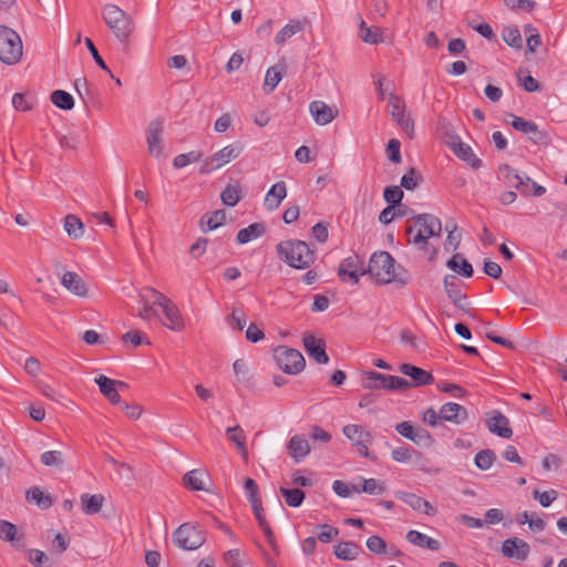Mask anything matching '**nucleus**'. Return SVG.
Wrapping results in <instances>:
<instances>
[{
	"label": "nucleus",
	"instance_id": "56",
	"mask_svg": "<svg viewBox=\"0 0 567 567\" xmlns=\"http://www.w3.org/2000/svg\"><path fill=\"white\" fill-rule=\"evenodd\" d=\"M383 197L390 206H395L403 198V190L400 186H388L383 192Z\"/></svg>",
	"mask_w": 567,
	"mask_h": 567
},
{
	"label": "nucleus",
	"instance_id": "23",
	"mask_svg": "<svg viewBox=\"0 0 567 567\" xmlns=\"http://www.w3.org/2000/svg\"><path fill=\"white\" fill-rule=\"evenodd\" d=\"M287 196V187L285 182H277L274 184L270 189L267 192L264 206L268 212H274L279 208L281 202Z\"/></svg>",
	"mask_w": 567,
	"mask_h": 567
},
{
	"label": "nucleus",
	"instance_id": "30",
	"mask_svg": "<svg viewBox=\"0 0 567 567\" xmlns=\"http://www.w3.org/2000/svg\"><path fill=\"white\" fill-rule=\"evenodd\" d=\"M307 20H290L275 37V42L278 45L285 44L295 34L302 31Z\"/></svg>",
	"mask_w": 567,
	"mask_h": 567
},
{
	"label": "nucleus",
	"instance_id": "17",
	"mask_svg": "<svg viewBox=\"0 0 567 567\" xmlns=\"http://www.w3.org/2000/svg\"><path fill=\"white\" fill-rule=\"evenodd\" d=\"M394 495L416 512L423 513L427 516H434L436 514V509L430 502L413 493L398 491Z\"/></svg>",
	"mask_w": 567,
	"mask_h": 567
},
{
	"label": "nucleus",
	"instance_id": "25",
	"mask_svg": "<svg viewBox=\"0 0 567 567\" xmlns=\"http://www.w3.org/2000/svg\"><path fill=\"white\" fill-rule=\"evenodd\" d=\"M61 284L75 296L83 297L86 295V286L84 281L73 271H65L61 277Z\"/></svg>",
	"mask_w": 567,
	"mask_h": 567
},
{
	"label": "nucleus",
	"instance_id": "50",
	"mask_svg": "<svg viewBox=\"0 0 567 567\" xmlns=\"http://www.w3.org/2000/svg\"><path fill=\"white\" fill-rule=\"evenodd\" d=\"M40 460L43 465L51 466V467H59V466H62L64 463V457H63L62 452L56 451V450L47 451V452L42 453L40 456Z\"/></svg>",
	"mask_w": 567,
	"mask_h": 567
},
{
	"label": "nucleus",
	"instance_id": "24",
	"mask_svg": "<svg viewBox=\"0 0 567 567\" xmlns=\"http://www.w3.org/2000/svg\"><path fill=\"white\" fill-rule=\"evenodd\" d=\"M400 372L410 377L412 380L411 385L414 386L431 384L434 380L431 372L409 363L401 364Z\"/></svg>",
	"mask_w": 567,
	"mask_h": 567
},
{
	"label": "nucleus",
	"instance_id": "52",
	"mask_svg": "<svg viewBox=\"0 0 567 567\" xmlns=\"http://www.w3.org/2000/svg\"><path fill=\"white\" fill-rule=\"evenodd\" d=\"M18 529L17 526L8 520H0V539L14 545Z\"/></svg>",
	"mask_w": 567,
	"mask_h": 567
},
{
	"label": "nucleus",
	"instance_id": "45",
	"mask_svg": "<svg viewBox=\"0 0 567 567\" xmlns=\"http://www.w3.org/2000/svg\"><path fill=\"white\" fill-rule=\"evenodd\" d=\"M280 493L284 496L286 504L290 507L300 506L306 497L305 492L299 488L281 487Z\"/></svg>",
	"mask_w": 567,
	"mask_h": 567
},
{
	"label": "nucleus",
	"instance_id": "59",
	"mask_svg": "<svg viewBox=\"0 0 567 567\" xmlns=\"http://www.w3.org/2000/svg\"><path fill=\"white\" fill-rule=\"evenodd\" d=\"M400 146V141L396 138H391L386 146V155L389 159L395 164L400 163L402 159Z\"/></svg>",
	"mask_w": 567,
	"mask_h": 567
},
{
	"label": "nucleus",
	"instance_id": "12",
	"mask_svg": "<svg viewBox=\"0 0 567 567\" xmlns=\"http://www.w3.org/2000/svg\"><path fill=\"white\" fill-rule=\"evenodd\" d=\"M163 121L154 120L152 121L146 128V143L148 154L154 157H159L163 154L164 144H163Z\"/></svg>",
	"mask_w": 567,
	"mask_h": 567
},
{
	"label": "nucleus",
	"instance_id": "9",
	"mask_svg": "<svg viewBox=\"0 0 567 567\" xmlns=\"http://www.w3.org/2000/svg\"><path fill=\"white\" fill-rule=\"evenodd\" d=\"M342 433L351 441L360 456L371 457L369 444L372 442L373 435L370 431L365 430L360 424H348L343 426Z\"/></svg>",
	"mask_w": 567,
	"mask_h": 567
},
{
	"label": "nucleus",
	"instance_id": "62",
	"mask_svg": "<svg viewBox=\"0 0 567 567\" xmlns=\"http://www.w3.org/2000/svg\"><path fill=\"white\" fill-rule=\"evenodd\" d=\"M413 450L409 447H396L392 451L391 456L395 462L409 463L412 460Z\"/></svg>",
	"mask_w": 567,
	"mask_h": 567
},
{
	"label": "nucleus",
	"instance_id": "13",
	"mask_svg": "<svg viewBox=\"0 0 567 567\" xmlns=\"http://www.w3.org/2000/svg\"><path fill=\"white\" fill-rule=\"evenodd\" d=\"M501 551L504 557L525 560L530 553V546L522 538L512 537L503 542Z\"/></svg>",
	"mask_w": 567,
	"mask_h": 567
},
{
	"label": "nucleus",
	"instance_id": "35",
	"mask_svg": "<svg viewBox=\"0 0 567 567\" xmlns=\"http://www.w3.org/2000/svg\"><path fill=\"white\" fill-rule=\"evenodd\" d=\"M284 71V64H276L267 70L264 81V90L266 93H270L277 87L282 79Z\"/></svg>",
	"mask_w": 567,
	"mask_h": 567
},
{
	"label": "nucleus",
	"instance_id": "36",
	"mask_svg": "<svg viewBox=\"0 0 567 567\" xmlns=\"http://www.w3.org/2000/svg\"><path fill=\"white\" fill-rule=\"evenodd\" d=\"M205 475L200 470H192L184 475V485L192 491H207Z\"/></svg>",
	"mask_w": 567,
	"mask_h": 567
},
{
	"label": "nucleus",
	"instance_id": "47",
	"mask_svg": "<svg viewBox=\"0 0 567 567\" xmlns=\"http://www.w3.org/2000/svg\"><path fill=\"white\" fill-rule=\"evenodd\" d=\"M220 199L224 205L234 207L240 200V189L236 185H227L221 192Z\"/></svg>",
	"mask_w": 567,
	"mask_h": 567
},
{
	"label": "nucleus",
	"instance_id": "29",
	"mask_svg": "<svg viewBox=\"0 0 567 567\" xmlns=\"http://www.w3.org/2000/svg\"><path fill=\"white\" fill-rule=\"evenodd\" d=\"M450 148L458 158L467 162L473 168H478L481 166V159H478L472 148L461 140H457L455 144L450 146Z\"/></svg>",
	"mask_w": 567,
	"mask_h": 567
},
{
	"label": "nucleus",
	"instance_id": "46",
	"mask_svg": "<svg viewBox=\"0 0 567 567\" xmlns=\"http://www.w3.org/2000/svg\"><path fill=\"white\" fill-rule=\"evenodd\" d=\"M373 378L380 379L382 381H388L385 384L386 390H401V389H408L411 386V383L401 377L396 375H385V374H372Z\"/></svg>",
	"mask_w": 567,
	"mask_h": 567
},
{
	"label": "nucleus",
	"instance_id": "22",
	"mask_svg": "<svg viewBox=\"0 0 567 567\" xmlns=\"http://www.w3.org/2000/svg\"><path fill=\"white\" fill-rule=\"evenodd\" d=\"M512 117L513 120L511 125L515 130L528 135V137L535 143L542 142L545 138V133L538 128L536 123L516 115H513Z\"/></svg>",
	"mask_w": 567,
	"mask_h": 567
},
{
	"label": "nucleus",
	"instance_id": "28",
	"mask_svg": "<svg viewBox=\"0 0 567 567\" xmlns=\"http://www.w3.org/2000/svg\"><path fill=\"white\" fill-rule=\"evenodd\" d=\"M444 288L447 297L452 300V302L462 308V302L465 300V296L461 292L460 282L457 278L453 275H447L444 278Z\"/></svg>",
	"mask_w": 567,
	"mask_h": 567
},
{
	"label": "nucleus",
	"instance_id": "63",
	"mask_svg": "<svg viewBox=\"0 0 567 567\" xmlns=\"http://www.w3.org/2000/svg\"><path fill=\"white\" fill-rule=\"evenodd\" d=\"M320 528L321 532L318 534V539L323 544L330 543L339 534L338 528L327 524L321 525Z\"/></svg>",
	"mask_w": 567,
	"mask_h": 567
},
{
	"label": "nucleus",
	"instance_id": "5",
	"mask_svg": "<svg viewBox=\"0 0 567 567\" xmlns=\"http://www.w3.org/2000/svg\"><path fill=\"white\" fill-rule=\"evenodd\" d=\"M23 45L20 35L8 27H0V60L12 65L21 60Z\"/></svg>",
	"mask_w": 567,
	"mask_h": 567
},
{
	"label": "nucleus",
	"instance_id": "39",
	"mask_svg": "<svg viewBox=\"0 0 567 567\" xmlns=\"http://www.w3.org/2000/svg\"><path fill=\"white\" fill-rule=\"evenodd\" d=\"M361 551V547L352 542H342L334 547V554L339 559L353 560Z\"/></svg>",
	"mask_w": 567,
	"mask_h": 567
},
{
	"label": "nucleus",
	"instance_id": "51",
	"mask_svg": "<svg viewBox=\"0 0 567 567\" xmlns=\"http://www.w3.org/2000/svg\"><path fill=\"white\" fill-rule=\"evenodd\" d=\"M202 158V153L199 151H192L189 153L179 154L174 157L173 166L177 169L183 168L190 163L198 162Z\"/></svg>",
	"mask_w": 567,
	"mask_h": 567
},
{
	"label": "nucleus",
	"instance_id": "10",
	"mask_svg": "<svg viewBox=\"0 0 567 567\" xmlns=\"http://www.w3.org/2000/svg\"><path fill=\"white\" fill-rule=\"evenodd\" d=\"M174 540L178 547L185 550H194L203 545L205 537L199 528L186 523L175 530Z\"/></svg>",
	"mask_w": 567,
	"mask_h": 567
},
{
	"label": "nucleus",
	"instance_id": "61",
	"mask_svg": "<svg viewBox=\"0 0 567 567\" xmlns=\"http://www.w3.org/2000/svg\"><path fill=\"white\" fill-rule=\"evenodd\" d=\"M413 437L414 439H412V442H414L417 445L431 446L433 443L432 435L425 429L416 427Z\"/></svg>",
	"mask_w": 567,
	"mask_h": 567
},
{
	"label": "nucleus",
	"instance_id": "19",
	"mask_svg": "<svg viewBox=\"0 0 567 567\" xmlns=\"http://www.w3.org/2000/svg\"><path fill=\"white\" fill-rule=\"evenodd\" d=\"M486 425L489 432L499 437L509 439L513 435L508 419L499 411H493L489 414L486 419Z\"/></svg>",
	"mask_w": 567,
	"mask_h": 567
},
{
	"label": "nucleus",
	"instance_id": "3",
	"mask_svg": "<svg viewBox=\"0 0 567 567\" xmlns=\"http://www.w3.org/2000/svg\"><path fill=\"white\" fill-rule=\"evenodd\" d=\"M102 19L121 43H128L135 30L132 17L118 6L106 3L101 9Z\"/></svg>",
	"mask_w": 567,
	"mask_h": 567
},
{
	"label": "nucleus",
	"instance_id": "2",
	"mask_svg": "<svg viewBox=\"0 0 567 567\" xmlns=\"http://www.w3.org/2000/svg\"><path fill=\"white\" fill-rule=\"evenodd\" d=\"M442 231L441 220L432 214H420L412 218V224L406 227L408 243L425 249L427 240L440 237Z\"/></svg>",
	"mask_w": 567,
	"mask_h": 567
},
{
	"label": "nucleus",
	"instance_id": "57",
	"mask_svg": "<svg viewBox=\"0 0 567 567\" xmlns=\"http://www.w3.org/2000/svg\"><path fill=\"white\" fill-rule=\"evenodd\" d=\"M122 340L124 343H131L134 348L141 346V344H150V341L145 339L143 333L138 330H131L123 334Z\"/></svg>",
	"mask_w": 567,
	"mask_h": 567
},
{
	"label": "nucleus",
	"instance_id": "14",
	"mask_svg": "<svg viewBox=\"0 0 567 567\" xmlns=\"http://www.w3.org/2000/svg\"><path fill=\"white\" fill-rule=\"evenodd\" d=\"M94 382L97 384L101 393L112 403L120 404L121 396L118 394V388H125L126 384L123 381H117L106 375H99Z\"/></svg>",
	"mask_w": 567,
	"mask_h": 567
},
{
	"label": "nucleus",
	"instance_id": "40",
	"mask_svg": "<svg viewBox=\"0 0 567 567\" xmlns=\"http://www.w3.org/2000/svg\"><path fill=\"white\" fill-rule=\"evenodd\" d=\"M103 503H104V497L99 494H96V495L83 494L81 496L82 511L87 515L99 513L103 507Z\"/></svg>",
	"mask_w": 567,
	"mask_h": 567
},
{
	"label": "nucleus",
	"instance_id": "7",
	"mask_svg": "<svg viewBox=\"0 0 567 567\" xmlns=\"http://www.w3.org/2000/svg\"><path fill=\"white\" fill-rule=\"evenodd\" d=\"M146 291L154 298V303L162 308L165 316L163 323L173 331H182L184 329V321L178 307L169 298L154 288H146Z\"/></svg>",
	"mask_w": 567,
	"mask_h": 567
},
{
	"label": "nucleus",
	"instance_id": "27",
	"mask_svg": "<svg viewBox=\"0 0 567 567\" xmlns=\"http://www.w3.org/2000/svg\"><path fill=\"white\" fill-rule=\"evenodd\" d=\"M227 439L235 444L243 458L247 461L248 458V450H247V437L244 430L239 425H235L233 427H228L226 430Z\"/></svg>",
	"mask_w": 567,
	"mask_h": 567
},
{
	"label": "nucleus",
	"instance_id": "60",
	"mask_svg": "<svg viewBox=\"0 0 567 567\" xmlns=\"http://www.w3.org/2000/svg\"><path fill=\"white\" fill-rule=\"evenodd\" d=\"M534 497L539 502L543 507H548L557 498V492L549 489L545 492L535 491Z\"/></svg>",
	"mask_w": 567,
	"mask_h": 567
},
{
	"label": "nucleus",
	"instance_id": "49",
	"mask_svg": "<svg viewBox=\"0 0 567 567\" xmlns=\"http://www.w3.org/2000/svg\"><path fill=\"white\" fill-rule=\"evenodd\" d=\"M503 40L512 48L520 49L523 40L519 30L516 27H507L503 31Z\"/></svg>",
	"mask_w": 567,
	"mask_h": 567
},
{
	"label": "nucleus",
	"instance_id": "6",
	"mask_svg": "<svg viewBox=\"0 0 567 567\" xmlns=\"http://www.w3.org/2000/svg\"><path fill=\"white\" fill-rule=\"evenodd\" d=\"M243 151L244 146L239 142L224 146L213 155L207 156L202 161L199 173L203 175L210 174L214 171L224 167L226 164L239 157Z\"/></svg>",
	"mask_w": 567,
	"mask_h": 567
},
{
	"label": "nucleus",
	"instance_id": "48",
	"mask_svg": "<svg viewBox=\"0 0 567 567\" xmlns=\"http://www.w3.org/2000/svg\"><path fill=\"white\" fill-rule=\"evenodd\" d=\"M495 453L492 450H482L474 457V464L482 471H487L492 467L495 461Z\"/></svg>",
	"mask_w": 567,
	"mask_h": 567
},
{
	"label": "nucleus",
	"instance_id": "42",
	"mask_svg": "<svg viewBox=\"0 0 567 567\" xmlns=\"http://www.w3.org/2000/svg\"><path fill=\"white\" fill-rule=\"evenodd\" d=\"M362 481L363 483L361 487L353 485L354 493L363 492L370 495H380L385 491V485L383 482H380L375 478H363Z\"/></svg>",
	"mask_w": 567,
	"mask_h": 567
},
{
	"label": "nucleus",
	"instance_id": "31",
	"mask_svg": "<svg viewBox=\"0 0 567 567\" xmlns=\"http://www.w3.org/2000/svg\"><path fill=\"white\" fill-rule=\"evenodd\" d=\"M406 539L409 543L422 548H429L431 550L440 549V543L436 539H433L419 530H409Z\"/></svg>",
	"mask_w": 567,
	"mask_h": 567
},
{
	"label": "nucleus",
	"instance_id": "15",
	"mask_svg": "<svg viewBox=\"0 0 567 567\" xmlns=\"http://www.w3.org/2000/svg\"><path fill=\"white\" fill-rule=\"evenodd\" d=\"M364 274L363 268L359 265V258L348 257L343 259L338 268V275L341 280L349 281L352 285L359 282L360 276Z\"/></svg>",
	"mask_w": 567,
	"mask_h": 567
},
{
	"label": "nucleus",
	"instance_id": "44",
	"mask_svg": "<svg viewBox=\"0 0 567 567\" xmlns=\"http://www.w3.org/2000/svg\"><path fill=\"white\" fill-rule=\"evenodd\" d=\"M51 102L59 109L69 111L74 107V99L73 96L63 91V90H55L51 93Z\"/></svg>",
	"mask_w": 567,
	"mask_h": 567
},
{
	"label": "nucleus",
	"instance_id": "37",
	"mask_svg": "<svg viewBox=\"0 0 567 567\" xmlns=\"http://www.w3.org/2000/svg\"><path fill=\"white\" fill-rule=\"evenodd\" d=\"M226 220V213L223 209L205 214L202 217L200 226L203 231H210L221 226Z\"/></svg>",
	"mask_w": 567,
	"mask_h": 567
},
{
	"label": "nucleus",
	"instance_id": "32",
	"mask_svg": "<svg viewBox=\"0 0 567 567\" xmlns=\"http://www.w3.org/2000/svg\"><path fill=\"white\" fill-rule=\"evenodd\" d=\"M446 265L451 270L464 278H471L473 276L474 270L472 265L461 254L453 255Z\"/></svg>",
	"mask_w": 567,
	"mask_h": 567
},
{
	"label": "nucleus",
	"instance_id": "20",
	"mask_svg": "<svg viewBox=\"0 0 567 567\" xmlns=\"http://www.w3.org/2000/svg\"><path fill=\"white\" fill-rule=\"evenodd\" d=\"M309 112L318 125L331 123L338 115V111L329 106L323 101H313L309 105Z\"/></svg>",
	"mask_w": 567,
	"mask_h": 567
},
{
	"label": "nucleus",
	"instance_id": "4",
	"mask_svg": "<svg viewBox=\"0 0 567 567\" xmlns=\"http://www.w3.org/2000/svg\"><path fill=\"white\" fill-rule=\"evenodd\" d=\"M279 257L290 267L297 269L309 268L315 262V252L302 240H287L277 245Z\"/></svg>",
	"mask_w": 567,
	"mask_h": 567
},
{
	"label": "nucleus",
	"instance_id": "26",
	"mask_svg": "<svg viewBox=\"0 0 567 567\" xmlns=\"http://www.w3.org/2000/svg\"><path fill=\"white\" fill-rule=\"evenodd\" d=\"M359 38L369 44H378L385 41L383 30L379 27H368L363 19L359 23Z\"/></svg>",
	"mask_w": 567,
	"mask_h": 567
},
{
	"label": "nucleus",
	"instance_id": "54",
	"mask_svg": "<svg viewBox=\"0 0 567 567\" xmlns=\"http://www.w3.org/2000/svg\"><path fill=\"white\" fill-rule=\"evenodd\" d=\"M502 171L506 172L505 181L508 186L519 188L520 186L526 185L525 176H520L515 169L511 168L508 165H505Z\"/></svg>",
	"mask_w": 567,
	"mask_h": 567
},
{
	"label": "nucleus",
	"instance_id": "34",
	"mask_svg": "<svg viewBox=\"0 0 567 567\" xmlns=\"http://www.w3.org/2000/svg\"><path fill=\"white\" fill-rule=\"evenodd\" d=\"M436 134L449 147L460 140L453 125L446 118H440L437 121Z\"/></svg>",
	"mask_w": 567,
	"mask_h": 567
},
{
	"label": "nucleus",
	"instance_id": "21",
	"mask_svg": "<svg viewBox=\"0 0 567 567\" xmlns=\"http://www.w3.org/2000/svg\"><path fill=\"white\" fill-rule=\"evenodd\" d=\"M288 453L295 463L302 462L310 453V444L305 435H293L287 444Z\"/></svg>",
	"mask_w": 567,
	"mask_h": 567
},
{
	"label": "nucleus",
	"instance_id": "38",
	"mask_svg": "<svg viewBox=\"0 0 567 567\" xmlns=\"http://www.w3.org/2000/svg\"><path fill=\"white\" fill-rule=\"evenodd\" d=\"M250 505L252 507L255 517L258 522L260 529L264 532L267 539L269 542H272L274 534L271 532L269 523L265 517L261 499H254L252 502H250Z\"/></svg>",
	"mask_w": 567,
	"mask_h": 567
},
{
	"label": "nucleus",
	"instance_id": "53",
	"mask_svg": "<svg viewBox=\"0 0 567 567\" xmlns=\"http://www.w3.org/2000/svg\"><path fill=\"white\" fill-rule=\"evenodd\" d=\"M227 324L237 331H243L246 327L247 319L243 310L233 309L231 315L226 318Z\"/></svg>",
	"mask_w": 567,
	"mask_h": 567
},
{
	"label": "nucleus",
	"instance_id": "33",
	"mask_svg": "<svg viewBox=\"0 0 567 567\" xmlns=\"http://www.w3.org/2000/svg\"><path fill=\"white\" fill-rule=\"evenodd\" d=\"M265 234V226L261 223L250 224L248 227L240 229L237 233V243L240 245L247 244L254 239L261 237Z\"/></svg>",
	"mask_w": 567,
	"mask_h": 567
},
{
	"label": "nucleus",
	"instance_id": "58",
	"mask_svg": "<svg viewBox=\"0 0 567 567\" xmlns=\"http://www.w3.org/2000/svg\"><path fill=\"white\" fill-rule=\"evenodd\" d=\"M365 545L370 551H372L373 554H377V555L384 554L386 550L385 542L377 535L370 536L367 539Z\"/></svg>",
	"mask_w": 567,
	"mask_h": 567
},
{
	"label": "nucleus",
	"instance_id": "64",
	"mask_svg": "<svg viewBox=\"0 0 567 567\" xmlns=\"http://www.w3.org/2000/svg\"><path fill=\"white\" fill-rule=\"evenodd\" d=\"M423 421L432 427L437 426L441 422V411H435L433 408H429L423 412Z\"/></svg>",
	"mask_w": 567,
	"mask_h": 567
},
{
	"label": "nucleus",
	"instance_id": "43",
	"mask_svg": "<svg viewBox=\"0 0 567 567\" xmlns=\"http://www.w3.org/2000/svg\"><path fill=\"white\" fill-rule=\"evenodd\" d=\"M28 502L37 504L39 507L47 509L51 507L52 499L49 495H45L39 487L33 486L25 493Z\"/></svg>",
	"mask_w": 567,
	"mask_h": 567
},
{
	"label": "nucleus",
	"instance_id": "18",
	"mask_svg": "<svg viewBox=\"0 0 567 567\" xmlns=\"http://www.w3.org/2000/svg\"><path fill=\"white\" fill-rule=\"evenodd\" d=\"M303 346L312 359H315L320 364H327L329 362V357L326 353V343L322 339H317L312 334H305L303 336Z\"/></svg>",
	"mask_w": 567,
	"mask_h": 567
},
{
	"label": "nucleus",
	"instance_id": "16",
	"mask_svg": "<svg viewBox=\"0 0 567 567\" xmlns=\"http://www.w3.org/2000/svg\"><path fill=\"white\" fill-rule=\"evenodd\" d=\"M441 419L455 425L465 423L468 419L467 409L455 402H446L441 408Z\"/></svg>",
	"mask_w": 567,
	"mask_h": 567
},
{
	"label": "nucleus",
	"instance_id": "11",
	"mask_svg": "<svg viewBox=\"0 0 567 567\" xmlns=\"http://www.w3.org/2000/svg\"><path fill=\"white\" fill-rule=\"evenodd\" d=\"M389 106L392 118L412 138L414 135V121L410 114H405L404 101L399 95L391 93L389 95Z\"/></svg>",
	"mask_w": 567,
	"mask_h": 567
},
{
	"label": "nucleus",
	"instance_id": "55",
	"mask_svg": "<svg viewBox=\"0 0 567 567\" xmlns=\"http://www.w3.org/2000/svg\"><path fill=\"white\" fill-rule=\"evenodd\" d=\"M12 106L16 111L27 112L33 109V101L24 93H14L12 96Z\"/></svg>",
	"mask_w": 567,
	"mask_h": 567
},
{
	"label": "nucleus",
	"instance_id": "8",
	"mask_svg": "<svg viewBox=\"0 0 567 567\" xmlns=\"http://www.w3.org/2000/svg\"><path fill=\"white\" fill-rule=\"evenodd\" d=\"M274 358L278 367L288 374H297L305 368V358L300 351L280 346L275 349Z\"/></svg>",
	"mask_w": 567,
	"mask_h": 567
},
{
	"label": "nucleus",
	"instance_id": "41",
	"mask_svg": "<svg viewBox=\"0 0 567 567\" xmlns=\"http://www.w3.org/2000/svg\"><path fill=\"white\" fill-rule=\"evenodd\" d=\"M64 230L70 237L78 239L83 236L84 225L79 217L70 214L64 217Z\"/></svg>",
	"mask_w": 567,
	"mask_h": 567
},
{
	"label": "nucleus",
	"instance_id": "1",
	"mask_svg": "<svg viewBox=\"0 0 567 567\" xmlns=\"http://www.w3.org/2000/svg\"><path fill=\"white\" fill-rule=\"evenodd\" d=\"M368 271L379 284L398 281L406 285L410 280L409 272L401 266L395 269V260L388 251L374 252L369 261Z\"/></svg>",
	"mask_w": 567,
	"mask_h": 567
}]
</instances>
